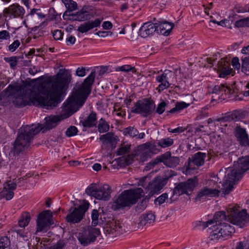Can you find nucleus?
Returning <instances> with one entry per match:
<instances>
[{"label": "nucleus", "instance_id": "f704fd0d", "mask_svg": "<svg viewBox=\"0 0 249 249\" xmlns=\"http://www.w3.org/2000/svg\"><path fill=\"white\" fill-rule=\"evenodd\" d=\"M96 114L94 112L91 113L83 121H81V123L84 127H92L95 126L97 124Z\"/></svg>", "mask_w": 249, "mask_h": 249}, {"label": "nucleus", "instance_id": "9d476101", "mask_svg": "<svg viewBox=\"0 0 249 249\" xmlns=\"http://www.w3.org/2000/svg\"><path fill=\"white\" fill-rule=\"evenodd\" d=\"M111 192V187L107 184L99 185L92 183L86 190L87 195L104 201H107L110 198Z\"/></svg>", "mask_w": 249, "mask_h": 249}, {"label": "nucleus", "instance_id": "052dcab7", "mask_svg": "<svg viewBox=\"0 0 249 249\" xmlns=\"http://www.w3.org/2000/svg\"><path fill=\"white\" fill-rule=\"evenodd\" d=\"M112 24L110 21H105L102 24V27L105 30H110L112 28Z\"/></svg>", "mask_w": 249, "mask_h": 249}, {"label": "nucleus", "instance_id": "603ef678", "mask_svg": "<svg viewBox=\"0 0 249 249\" xmlns=\"http://www.w3.org/2000/svg\"><path fill=\"white\" fill-rule=\"evenodd\" d=\"M20 44V42L18 40H15L9 46V50L12 52H14L19 47Z\"/></svg>", "mask_w": 249, "mask_h": 249}, {"label": "nucleus", "instance_id": "1a4fd4ad", "mask_svg": "<svg viewBox=\"0 0 249 249\" xmlns=\"http://www.w3.org/2000/svg\"><path fill=\"white\" fill-rule=\"evenodd\" d=\"M151 176L147 175L141 178L138 182L139 185L142 186L149 196H152L160 191L165 185L167 179L158 177L151 181Z\"/></svg>", "mask_w": 249, "mask_h": 249}, {"label": "nucleus", "instance_id": "4d7b16f0", "mask_svg": "<svg viewBox=\"0 0 249 249\" xmlns=\"http://www.w3.org/2000/svg\"><path fill=\"white\" fill-rule=\"evenodd\" d=\"M76 74L80 77H83L86 75V69L84 67H79L76 71Z\"/></svg>", "mask_w": 249, "mask_h": 249}, {"label": "nucleus", "instance_id": "13d9d810", "mask_svg": "<svg viewBox=\"0 0 249 249\" xmlns=\"http://www.w3.org/2000/svg\"><path fill=\"white\" fill-rule=\"evenodd\" d=\"M96 35L102 37H105L108 36H111L112 33L110 31H99L95 34Z\"/></svg>", "mask_w": 249, "mask_h": 249}, {"label": "nucleus", "instance_id": "6e6552de", "mask_svg": "<svg viewBox=\"0 0 249 249\" xmlns=\"http://www.w3.org/2000/svg\"><path fill=\"white\" fill-rule=\"evenodd\" d=\"M237 206L230 205L227 210V221L240 228L247 226L249 222V215L246 210L240 211Z\"/></svg>", "mask_w": 249, "mask_h": 249}, {"label": "nucleus", "instance_id": "473e14b6", "mask_svg": "<svg viewBox=\"0 0 249 249\" xmlns=\"http://www.w3.org/2000/svg\"><path fill=\"white\" fill-rule=\"evenodd\" d=\"M89 12L86 9L83 8L75 13H71L70 19L79 21H83L87 20L89 18Z\"/></svg>", "mask_w": 249, "mask_h": 249}, {"label": "nucleus", "instance_id": "6ab92c4d", "mask_svg": "<svg viewBox=\"0 0 249 249\" xmlns=\"http://www.w3.org/2000/svg\"><path fill=\"white\" fill-rule=\"evenodd\" d=\"M240 119V113L239 111L235 110L223 117L217 119L216 121L220 122L221 125L229 127L228 129H230L229 127H234V122Z\"/></svg>", "mask_w": 249, "mask_h": 249}, {"label": "nucleus", "instance_id": "09e8293b", "mask_svg": "<svg viewBox=\"0 0 249 249\" xmlns=\"http://www.w3.org/2000/svg\"><path fill=\"white\" fill-rule=\"evenodd\" d=\"M78 130L74 126H71L68 128L66 131V134L68 137L73 136L77 134Z\"/></svg>", "mask_w": 249, "mask_h": 249}, {"label": "nucleus", "instance_id": "864d4df0", "mask_svg": "<svg viewBox=\"0 0 249 249\" xmlns=\"http://www.w3.org/2000/svg\"><path fill=\"white\" fill-rule=\"evenodd\" d=\"M114 113L116 115L121 117H123L125 115V111L117 106L114 107Z\"/></svg>", "mask_w": 249, "mask_h": 249}, {"label": "nucleus", "instance_id": "c03bdc74", "mask_svg": "<svg viewBox=\"0 0 249 249\" xmlns=\"http://www.w3.org/2000/svg\"><path fill=\"white\" fill-rule=\"evenodd\" d=\"M130 145L129 144H122L117 151L118 155H123L129 152Z\"/></svg>", "mask_w": 249, "mask_h": 249}, {"label": "nucleus", "instance_id": "de8ad7c7", "mask_svg": "<svg viewBox=\"0 0 249 249\" xmlns=\"http://www.w3.org/2000/svg\"><path fill=\"white\" fill-rule=\"evenodd\" d=\"M65 246V242L63 240H60L56 244L51 246L47 249H63Z\"/></svg>", "mask_w": 249, "mask_h": 249}, {"label": "nucleus", "instance_id": "0e129e2a", "mask_svg": "<svg viewBox=\"0 0 249 249\" xmlns=\"http://www.w3.org/2000/svg\"><path fill=\"white\" fill-rule=\"evenodd\" d=\"M184 130L182 127H178L173 129H168V131L172 133H180L183 132Z\"/></svg>", "mask_w": 249, "mask_h": 249}, {"label": "nucleus", "instance_id": "bf43d9fd", "mask_svg": "<svg viewBox=\"0 0 249 249\" xmlns=\"http://www.w3.org/2000/svg\"><path fill=\"white\" fill-rule=\"evenodd\" d=\"M6 61L9 63L11 67H15L17 64V60L16 57H10L7 58Z\"/></svg>", "mask_w": 249, "mask_h": 249}, {"label": "nucleus", "instance_id": "a18cd8bd", "mask_svg": "<svg viewBox=\"0 0 249 249\" xmlns=\"http://www.w3.org/2000/svg\"><path fill=\"white\" fill-rule=\"evenodd\" d=\"M235 26L237 27H242L244 26L249 27V18L240 19L235 22Z\"/></svg>", "mask_w": 249, "mask_h": 249}, {"label": "nucleus", "instance_id": "c85d7f7f", "mask_svg": "<svg viewBox=\"0 0 249 249\" xmlns=\"http://www.w3.org/2000/svg\"><path fill=\"white\" fill-rule=\"evenodd\" d=\"M234 133L241 144L244 146L249 145V138L245 129L241 128L240 126H236Z\"/></svg>", "mask_w": 249, "mask_h": 249}, {"label": "nucleus", "instance_id": "680f3d73", "mask_svg": "<svg viewBox=\"0 0 249 249\" xmlns=\"http://www.w3.org/2000/svg\"><path fill=\"white\" fill-rule=\"evenodd\" d=\"M232 66L234 69H239L240 64L239 62V59L237 57H234L232 60Z\"/></svg>", "mask_w": 249, "mask_h": 249}, {"label": "nucleus", "instance_id": "cd10ccee", "mask_svg": "<svg viewBox=\"0 0 249 249\" xmlns=\"http://www.w3.org/2000/svg\"><path fill=\"white\" fill-rule=\"evenodd\" d=\"M230 64L226 59L222 58L217 64L218 71L220 72L219 77H225L231 73L232 69L230 68Z\"/></svg>", "mask_w": 249, "mask_h": 249}, {"label": "nucleus", "instance_id": "393cba45", "mask_svg": "<svg viewBox=\"0 0 249 249\" xmlns=\"http://www.w3.org/2000/svg\"><path fill=\"white\" fill-rule=\"evenodd\" d=\"M16 183L10 180L4 184L3 190L1 191V196L5 197L6 200L11 199L14 195L13 191L16 189Z\"/></svg>", "mask_w": 249, "mask_h": 249}, {"label": "nucleus", "instance_id": "f03ea898", "mask_svg": "<svg viewBox=\"0 0 249 249\" xmlns=\"http://www.w3.org/2000/svg\"><path fill=\"white\" fill-rule=\"evenodd\" d=\"M95 77V72L92 71L81 85L75 86L71 97L63 104L61 115L45 118L46 129L53 128L59 121L68 118L84 105L90 92Z\"/></svg>", "mask_w": 249, "mask_h": 249}, {"label": "nucleus", "instance_id": "79ce46f5", "mask_svg": "<svg viewBox=\"0 0 249 249\" xmlns=\"http://www.w3.org/2000/svg\"><path fill=\"white\" fill-rule=\"evenodd\" d=\"M124 133L125 135H129L130 137H136L139 133L138 131L133 127H128L124 130Z\"/></svg>", "mask_w": 249, "mask_h": 249}, {"label": "nucleus", "instance_id": "4468645a", "mask_svg": "<svg viewBox=\"0 0 249 249\" xmlns=\"http://www.w3.org/2000/svg\"><path fill=\"white\" fill-rule=\"evenodd\" d=\"M89 204L86 200H83L82 204L67 215L66 217L67 221L71 224L79 223L83 218L86 212L89 208Z\"/></svg>", "mask_w": 249, "mask_h": 249}, {"label": "nucleus", "instance_id": "412c9836", "mask_svg": "<svg viewBox=\"0 0 249 249\" xmlns=\"http://www.w3.org/2000/svg\"><path fill=\"white\" fill-rule=\"evenodd\" d=\"M155 146L151 142H147L138 147V155L142 161H144L155 153L153 152Z\"/></svg>", "mask_w": 249, "mask_h": 249}, {"label": "nucleus", "instance_id": "ea45409f", "mask_svg": "<svg viewBox=\"0 0 249 249\" xmlns=\"http://www.w3.org/2000/svg\"><path fill=\"white\" fill-rule=\"evenodd\" d=\"M173 144V140L169 138L161 139L158 142V145L162 148H165L170 146Z\"/></svg>", "mask_w": 249, "mask_h": 249}, {"label": "nucleus", "instance_id": "2f4dec72", "mask_svg": "<svg viewBox=\"0 0 249 249\" xmlns=\"http://www.w3.org/2000/svg\"><path fill=\"white\" fill-rule=\"evenodd\" d=\"M174 25L172 23L167 21H163L157 24V31H160V34L168 36L169 35Z\"/></svg>", "mask_w": 249, "mask_h": 249}, {"label": "nucleus", "instance_id": "58836bf2", "mask_svg": "<svg viewBox=\"0 0 249 249\" xmlns=\"http://www.w3.org/2000/svg\"><path fill=\"white\" fill-rule=\"evenodd\" d=\"M242 71L247 75H249V57L242 58Z\"/></svg>", "mask_w": 249, "mask_h": 249}, {"label": "nucleus", "instance_id": "69168bd1", "mask_svg": "<svg viewBox=\"0 0 249 249\" xmlns=\"http://www.w3.org/2000/svg\"><path fill=\"white\" fill-rule=\"evenodd\" d=\"M22 3L28 8L35 3V0H21Z\"/></svg>", "mask_w": 249, "mask_h": 249}, {"label": "nucleus", "instance_id": "4be33fe9", "mask_svg": "<svg viewBox=\"0 0 249 249\" xmlns=\"http://www.w3.org/2000/svg\"><path fill=\"white\" fill-rule=\"evenodd\" d=\"M212 184H214V182L212 181L208 186L202 188L200 191L198 192L197 198L200 199L209 196L213 197L218 196L220 191L216 187H213L212 186Z\"/></svg>", "mask_w": 249, "mask_h": 249}, {"label": "nucleus", "instance_id": "5701e85b", "mask_svg": "<svg viewBox=\"0 0 249 249\" xmlns=\"http://www.w3.org/2000/svg\"><path fill=\"white\" fill-rule=\"evenodd\" d=\"M158 161L163 162L169 167H176L179 163V159L177 157H172L170 152H166L157 158Z\"/></svg>", "mask_w": 249, "mask_h": 249}, {"label": "nucleus", "instance_id": "20e7f679", "mask_svg": "<svg viewBox=\"0 0 249 249\" xmlns=\"http://www.w3.org/2000/svg\"><path fill=\"white\" fill-rule=\"evenodd\" d=\"M227 219L226 213L220 211L215 213L213 220L203 223L204 228L208 227L211 240L228 239L234 233V227L225 222L227 221Z\"/></svg>", "mask_w": 249, "mask_h": 249}, {"label": "nucleus", "instance_id": "9b49d317", "mask_svg": "<svg viewBox=\"0 0 249 249\" xmlns=\"http://www.w3.org/2000/svg\"><path fill=\"white\" fill-rule=\"evenodd\" d=\"M197 182L196 178H195L179 183L172 191L173 195L170 197L171 201H175L181 195H189L196 187Z\"/></svg>", "mask_w": 249, "mask_h": 249}, {"label": "nucleus", "instance_id": "39448f33", "mask_svg": "<svg viewBox=\"0 0 249 249\" xmlns=\"http://www.w3.org/2000/svg\"><path fill=\"white\" fill-rule=\"evenodd\" d=\"M249 169V155L240 158L234 162V169L230 168L223 184V192L228 194L233 189V185L246 171Z\"/></svg>", "mask_w": 249, "mask_h": 249}, {"label": "nucleus", "instance_id": "ddd939ff", "mask_svg": "<svg viewBox=\"0 0 249 249\" xmlns=\"http://www.w3.org/2000/svg\"><path fill=\"white\" fill-rule=\"evenodd\" d=\"M155 105L153 101L145 99L138 101L131 108V112L139 113L142 116L147 117L154 111Z\"/></svg>", "mask_w": 249, "mask_h": 249}, {"label": "nucleus", "instance_id": "f257e3e1", "mask_svg": "<svg viewBox=\"0 0 249 249\" xmlns=\"http://www.w3.org/2000/svg\"><path fill=\"white\" fill-rule=\"evenodd\" d=\"M70 77L67 71L61 70L42 84L32 87L10 85L6 90L9 92V95L14 96L13 103L18 107L33 105L52 109L60 103L61 95L67 89Z\"/></svg>", "mask_w": 249, "mask_h": 249}, {"label": "nucleus", "instance_id": "b1692460", "mask_svg": "<svg viewBox=\"0 0 249 249\" xmlns=\"http://www.w3.org/2000/svg\"><path fill=\"white\" fill-rule=\"evenodd\" d=\"M172 74L171 71L165 70L163 73L156 77V81L160 83L156 89L159 92L170 87V84L168 81V76H171Z\"/></svg>", "mask_w": 249, "mask_h": 249}, {"label": "nucleus", "instance_id": "bb28decb", "mask_svg": "<svg viewBox=\"0 0 249 249\" xmlns=\"http://www.w3.org/2000/svg\"><path fill=\"white\" fill-rule=\"evenodd\" d=\"M102 18H96L94 20H91L81 24L77 29V31L81 33L88 32L90 30L99 27L101 23Z\"/></svg>", "mask_w": 249, "mask_h": 249}, {"label": "nucleus", "instance_id": "49530a36", "mask_svg": "<svg viewBox=\"0 0 249 249\" xmlns=\"http://www.w3.org/2000/svg\"><path fill=\"white\" fill-rule=\"evenodd\" d=\"M99 213L97 210H93L91 213V224L93 226H96L98 223Z\"/></svg>", "mask_w": 249, "mask_h": 249}, {"label": "nucleus", "instance_id": "c9c22d12", "mask_svg": "<svg viewBox=\"0 0 249 249\" xmlns=\"http://www.w3.org/2000/svg\"><path fill=\"white\" fill-rule=\"evenodd\" d=\"M234 249H249V237L240 238Z\"/></svg>", "mask_w": 249, "mask_h": 249}, {"label": "nucleus", "instance_id": "e2e57ef3", "mask_svg": "<svg viewBox=\"0 0 249 249\" xmlns=\"http://www.w3.org/2000/svg\"><path fill=\"white\" fill-rule=\"evenodd\" d=\"M40 69L36 68V66H34L33 68L29 69L28 72L32 75H35L36 73L40 71Z\"/></svg>", "mask_w": 249, "mask_h": 249}, {"label": "nucleus", "instance_id": "0eeeda50", "mask_svg": "<svg viewBox=\"0 0 249 249\" xmlns=\"http://www.w3.org/2000/svg\"><path fill=\"white\" fill-rule=\"evenodd\" d=\"M143 195V190L141 188L124 190L118 196L113 197L110 203L111 208L114 210H117L130 207L135 204Z\"/></svg>", "mask_w": 249, "mask_h": 249}, {"label": "nucleus", "instance_id": "2eb2a0df", "mask_svg": "<svg viewBox=\"0 0 249 249\" xmlns=\"http://www.w3.org/2000/svg\"><path fill=\"white\" fill-rule=\"evenodd\" d=\"M206 155L205 153L198 152L194 154L191 158H189L184 165V173L186 174H190L196 168L195 167L202 166L204 163Z\"/></svg>", "mask_w": 249, "mask_h": 249}, {"label": "nucleus", "instance_id": "f8f14e48", "mask_svg": "<svg viewBox=\"0 0 249 249\" xmlns=\"http://www.w3.org/2000/svg\"><path fill=\"white\" fill-rule=\"evenodd\" d=\"M53 215L50 210H46L40 213L36 220V234L38 232H46L53 222Z\"/></svg>", "mask_w": 249, "mask_h": 249}, {"label": "nucleus", "instance_id": "72a5a7b5", "mask_svg": "<svg viewBox=\"0 0 249 249\" xmlns=\"http://www.w3.org/2000/svg\"><path fill=\"white\" fill-rule=\"evenodd\" d=\"M66 8V11L64 13L63 17L69 16L71 15V12L74 11L77 8V3L73 0H61Z\"/></svg>", "mask_w": 249, "mask_h": 249}, {"label": "nucleus", "instance_id": "338daca9", "mask_svg": "<svg viewBox=\"0 0 249 249\" xmlns=\"http://www.w3.org/2000/svg\"><path fill=\"white\" fill-rule=\"evenodd\" d=\"M132 69V67L128 65H125L119 68V70L123 71H128Z\"/></svg>", "mask_w": 249, "mask_h": 249}, {"label": "nucleus", "instance_id": "6e6d98bb", "mask_svg": "<svg viewBox=\"0 0 249 249\" xmlns=\"http://www.w3.org/2000/svg\"><path fill=\"white\" fill-rule=\"evenodd\" d=\"M53 37L55 40H60L62 38L63 33L60 30H55L53 32Z\"/></svg>", "mask_w": 249, "mask_h": 249}, {"label": "nucleus", "instance_id": "c756f323", "mask_svg": "<svg viewBox=\"0 0 249 249\" xmlns=\"http://www.w3.org/2000/svg\"><path fill=\"white\" fill-rule=\"evenodd\" d=\"M155 216L151 212L142 214L139 218L138 226L139 228H142L147 224H150L154 222Z\"/></svg>", "mask_w": 249, "mask_h": 249}, {"label": "nucleus", "instance_id": "423d86ee", "mask_svg": "<svg viewBox=\"0 0 249 249\" xmlns=\"http://www.w3.org/2000/svg\"><path fill=\"white\" fill-rule=\"evenodd\" d=\"M143 195V190L141 188L124 190L118 196L113 197L110 203L111 208L114 210H117L130 207L135 204Z\"/></svg>", "mask_w": 249, "mask_h": 249}, {"label": "nucleus", "instance_id": "aec40b11", "mask_svg": "<svg viewBox=\"0 0 249 249\" xmlns=\"http://www.w3.org/2000/svg\"><path fill=\"white\" fill-rule=\"evenodd\" d=\"M5 17L13 18H22L25 14L23 7L18 4H13L5 8L3 11Z\"/></svg>", "mask_w": 249, "mask_h": 249}, {"label": "nucleus", "instance_id": "a211bd4d", "mask_svg": "<svg viewBox=\"0 0 249 249\" xmlns=\"http://www.w3.org/2000/svg\"><path fill=\"white\" fill-rule=\"evenodd\" d=\"M231 89L224 85H216L213 89L212 92L213 100L222 101L230 97Z\"/></svg>", "mask_w": 249, "mask_h": 249}, {"label": "nucleus", "instance_id": "4c0bfd02", "mask_svg": "<svg viewBox=\"0 0 249 249\" xmlns=\"http://www.w3.org/2000/svg\"><path fill=\"white\" fill-rule=\"evenodd\" d=\"M98 128L100 133H105L108 131L109 125L104 119L101 118L99 121Z\"/></svg>", "mask_w": 249, "mask_h": 249}, {"label": "nucleus", "instance_id": "8fccbe9b", "mask_svg": "<svg viewBox=\"0 0 249 249\" xmlns=\"http://www.w3.org/2000/svg\"><path fill=\"white\" fill-rule=\"evenodd\" d=\"M10 241L7 237L0 239V249H5L9 246Z\"/></svg>", "mask_w": 249, "mask_h": 249}, {"label": "nucleus", "instance_id": "e433bc0d", "mask_svg": "<svg viewBox=\"0 0 249 249\" xmlns=\"http://www.w3.org/2000/svg\"><path fill=\"white\" fill-rule=\"evenodd\" d=\"M30 214L28 213H23L18 221V224L20 227H25L27 226L30 221Z\"/></svg>", "mask_w": 249, "mask_h": 249}, {"label": "nucleus", "instance_id": "a19ab883", "mask_svg": "<svg viewBox=\"0 0 249 249\" xmlns=\"http://www.w3.org/2000/svg\"><path fill=\"white\" fill-rule=\"evenodd\" d=\"M189 104H186L185 102H177L175 105V107L171 109L169 112L171 113H174L177 111L186 108Z\"/></svg>", "mask_w": 249, "mask_h": 249}, {"label": "nucleus", "instance_id": "a878e982", "mask_svg": "<svg viewBox=\"0 0 249 249\" xmlns=\"http://www.w3.org/2000/svg\"><path fill=\"white\" fill-rule=\"evenodd\" d=\"M157 23L154 24L151 22L145 23L139 30L140 35L143 38H146L152 35L157 31Z\"/></svg>", "mask_w": 249, "mask_h": 249}, {"label": "nucleus", "instance_id": "37998d69", "mask_svg": "<svg viewBox=\"0 0 249 249\" xmlns=\"http://www.w3.org/2000/svg\"><path fill=\"white\" fill-rule=\"evenodd\" d=\"M168 195L167 193H163L155 200L156 205H160L168 201Z\"/></svg>", "mask_w": 249, "mask_h": 249}, {"label": "nucleus", "instance_id": "5fc2aeb1", "mask_svg": "<svg viewBox=\"0 0 249 249\" xmlns=\"http://www.w3.org/2000/svg\"><path fill=\"white\" fill-rule=\"evenodd\" d=\"M10 38V35L9 33L6 30H3L0 32V40H7Z\"/></svg>", "mask_w": 249, "mask_h": 249}, {"label": "nucleus", "instance_id": "774afa93", "mask_svg": "<svg viewBox=\"0 0 249 249\" xmlns=\"http://www.w3.org/2000/svg\"><path fill=\"white\" fill-rule=\"evenodd\" d=\"M76 39L74 36H71L66 39V42L68 45L73 44L75 42Z\"/></svg>", "mask_w": 249, "mask_h": 249}, {"label": "nucleus", "instance_id": "7c9ffc66", "mask_svg": "<svg viewBox=\"0 0 249 249\" xmlns=\"http://www.w3.org/2000/svg\"><path fill=\"white\" fill-rule=\"evenodd\" d=\"M100 140L102 141L103 145L110 144L112 148H114L117 143L116 137L111 133H107L106 134L102 135L100 137Z\"/></svg>", "mask_w": 249, "mask_h": 249}, {"label": "nucleus", "instance_id": "3c124183", "mask_svg": "<svg viewBox=\"0 0 249 249\" xmlns=\"http://www.w3.org/2000/svg\"><path fill=\"white\" fill-rule=\"evenodd\" d=\"M166 106L167 104L165 102H161L159 104L157 108H156V112L159 114H161L165 111Z\"/></svg>", "mask_w": 249, "mask_h": 249}, {"label": "nucleus", "instance_id": "dca6fc26", "mask_svg": "<svg viewBox=\"0 0 249 249\" xmlns=\"http://www.w3.org/2000/svg\"><path fill=\"white\" fill-rule=\"evenodd\" d=\"M100 233V231L98 229L89 227L87 230L79 232L77 238L81 244L85 246L94 242Z\"/></svg>", "mask_w": 249, "mask_h": 249}, {"label": "nucleus", "instance_id": "7ed1b4c3", "mask_svg": "<svg viewBox=\"0 0 249 249\" xmlns=\"http://www.w3.org/2000/svg\"><path fill=\"white\" fill-rule=\"evenodd\" d=\"M43 128L40 124L22 126L11 151V155L16 160H22L25 158V152L30 146L34 136Z\"/></svg>", "mask_w": 249, "mask_h": 249}, {"label": "nucleus", "instance_id": "f3484780", "mask_svg": "<svg viewBox=\"0 0 249 249\" xmlns=\"http://www.w3.org/2000/svg\"><path fill=\"white\" fill-rule=\"evenodd\" d=\"M126 231L125 225L120 221H113L107 223L104 227V232L106 235L116 236Z\"/></svg>", "mask_w": 249, "mask_h": 249}]
</instances>
